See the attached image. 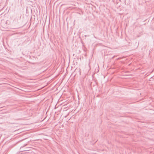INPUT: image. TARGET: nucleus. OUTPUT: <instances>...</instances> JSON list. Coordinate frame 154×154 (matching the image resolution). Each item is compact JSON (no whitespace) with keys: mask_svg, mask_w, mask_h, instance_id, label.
I'll list each match as a JSON object with an SVG mask.
<instances>
[{"mask_svg":"<svg viewBox=\"0 0 154 154\" xmlns=\"http://www.w3.org/2000/svg\"><path fill=\"white\" fill-rule=\"evenodd\" d=\"M19 154H23V153H19Z\"/></svg>","mask_w":154,"mask_h":154,"instance_id":"f257e3e1","label":"nucleus"}]
</instances>
